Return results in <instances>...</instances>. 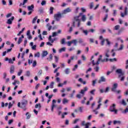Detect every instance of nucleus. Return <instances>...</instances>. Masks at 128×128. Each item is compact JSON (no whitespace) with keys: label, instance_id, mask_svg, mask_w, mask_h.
<instances>
[{"label":"nucleus","instance_id":"19","mask_svg":"<svg viewBox=\"0 0 128 128\" xmlns=\"http://www.w3.org/2000/svg\"><path fill=\"white\" fill-rule=\"evenodd\" d=\"M28 10H32L34 8V6L32 4L30 6H28Z\"/></svg>","mask_w":128,"mask_h":128},{"label":"nucleus","instance_id":"43","mask_svg":"<svg viewBox=\"0 0 128 128\" xmlns=\"http://www.w3.org/2000/svg\"><path fill=\"white\" fill-rule=\"evenodd\" d=\"M54 58H55V62H58V60H59V58L58 56H54Z\"/></svg>","mask_w":128,"mask_h":128},{"label":"nucleus","instance_id":"27","mask_svg":"<svg viewBox=\"0 0 128 128\" xmlns=\"http://www.w3.org/2000/svg\"><path fill=\"white\" fill-rule=\"evenodd\" d=\"M82 32L83 34H85V36H88V30H82Z\"/></svg>","mask_w":128,"mask_h":128},{"label":"nucleus","instance_id":"44","mask_svg":"<svg viewBox=\"0 0 128 128\" xmlns=\"http://www.w3.org/2000/svg\"><path fill=\"white\" fill-rule=\"evenodd\" d=\"M120 25H116L114 26V30H118L120 29Z\"/></svg>","mask_w":128,"mask_h":128},{"label":"nucleus","instance_id":"32","mask_svg":"<svg viewBox=\"0 0 128 128\" xmlns=\"http://www.w3.org/2000/svg\"><path fill=\"white\" fill-rule=\"evenodd\" d=\"M26 118L28 120L30 118V113L28 112H26Z\"/></svg>","mask_w":128,"mask_h":128},{"label":"nucleus","instance_id":"38","mask_svg":"<svg viewBox=\"0 0 128 128\" xmlns=\"http://www.w3.org/2000/svg\"><path fill=\"white\" fill-rule=\"evenodd\" d=\"M123 106H126V102L124 100H122V102H121Z\"/></svg>","mask_w":128,"mask_h":128},{"label":"nucleus","instance_id":"6","mask_svg":"<svg viewBox=\"0 0 128 128\" xmlns=\"http://www.w3.org/2000/svg\"><path fill=\"white\" fill-rule=\"evenodd\" d=\"M102 56L100 55L96 63L94 62V60H92V62L93 64V66H96V64H100V60H102Z\"/></svg>","mask_w":128,"mask_h":128},{"label":"nucleus","instance_id":"35","mask_svg":"<svg viewBox=\"0 0 128 128\" xmlns=\"http://www.w3.org/2000/svg\"><path fill=\"white\" fill-rule=\"evenodd\" d=\"M54 82H52L51 83H50V88H54Z\"/></svg>","mask_w":128,"mask_h":128},{"label":"nucleus","instance_id":"14","mask_svg":"<svg viewBox=\"0 0 128 128\" xmlns=\"http://www.w3.org/2000/svg\"><path fill=\"white\" fill-rule=\"evenodd\" d=\"M58 38H52V36H49L48 38V40L50 42H52H52H54V40H58Z\"/></svg>","mask_w":128,"mask_h":128},{"label":"nucleus","instance_id":"39","mask_svg":"<svg viewBox=\"0 0 128 128\" xmlns=\"http://www.w3.org/2000/svg\"><path fill=\"white\" fill-rule=\"evenodd\" d=\"M66 44V38H63L61 40V44Z\"/></svg>","mask_w":128,"mask_h":128},{"label":"nucleus","instance_id":"13","mask_svg":"<svg viewBox=\"0 0 128 128\" xmlns=\"http://www.w3.org/2000/svg\"><path fill=\"white\" fill-rule=\"evenodd\" d=\"M104 54L106 58H109L110 57V49L108 48L104 52Z\"/></svg>","mask_w":128,"mask_h":128},{"label":"nucleus","instance_id":"62","mask_svg":"<svg viewBox=\"0 0 128 128\" xmlns=\"http://www.w3.org/2000/svg\"><path fill=\"white\" fill-rule=\"evenodd\" d=\"M8 62H9V64H14V61L12 60V59L9 58Z\"/></svg>","mask_w":128,"mask_h":128},{"label":"nucleus","instance_id":"55","mask_svg":"<svg viewBox=\"0 0 128 128\" xmlns=\"http://www.w3.org/2000/svg\"><path fill=\"white\" fill-rule=\"evenodd\" d=\"M94 40L92 38H90V44H93V42H94Z\"/></svg>","mask_w":128,"mask_h":128},{"label":"nucleus","instance_id":"30","mask_svg":"<svg viewBox=\"0 0 128 128\" xmlns=\"http://www.w3.org/2000/svg\"><path fill=\"white\" fill-rule=\"evenodd\" d=\"M122 124V122L120 120H114V124Z\"/></svg>","mask_w":128,"mask_h":128},{"label":"nucleus","instance_id":"8","mask_svg":"<svg viewBox=\"0 0 128 128\" xmlns=\"http://www.w3.org/2000/svg\"><path fill=\"white\" fill-rule=\"evenodd\" d=\"M72 12V9L70 8H68L64 10L62 13V14H66L68 12Z\"/></svg>","mask_w":128,"mask_h":128},{"label":"nucleus","instance_id":"33","mask_svg":"<svg viewBox=\"0 0 128 128\" xmlns=\"http://www.w3.org/2000/svg\"><path fill=\"white\" fill-rule=\"evenodd\" d=\"M110 62H118V60H116V58H110L109 59Z\"/></svg>","mask_w":128,"mask_h":128},{"label":"nucleus","instance_id":"46","mask_svg":"<svg viewBox=\"0 0 128 128\" xmlns=\"http://www.w3.org/2000/svg\"><path fill=\"white\" fill-rule=\"evenodd\" d=\"M98 80L96 79L95 80H94L92 81V86H96V81Z\"/></svg>","mask_w":128,"mask_h":128},{"label":"nucleus","instance_id":"28","mask_svg":"<svg viewBox=\"0 0 128 128\" xmlns=\"http://www.w3.org/2000/svg\"><path fill=\"white\" fill-rule=\"evenodd\" d=\"M124 50V45L121 44L120 48L118 49H116L115 50Z\"/></svg>","mask_w":128,"mask_h":128},{"label":"nucleus","instance_id":"45","mask_svg":"<svg viewBox=\"0 0 128 128\" xmlns=\"http://www.w3.org/2000/svg\"><path fill=\"white\" fill-rule=\"evenodd\" d=\"M58 36V32H53L52 35L51 36V38H54V36Z\"/></svg>","mask_w":128,"mask_h":128},{"label":"nucleus","instance_id":"10","mask_svg":"<svg viewBox=\"0 0 128 128\" xmlns=\"http://www.w3.org/2000/svg\"><path fill=\"white\" fill-rule=\"evenodd\" d=\"M118 88V84L115 83L114 84L112 88L111 89L112 92H116V88Z\"/></svg>","mask_w":128,"mask_h":128},{"label":"nucleus","instance_id":"7","mask_svg":"<svg viewBox=\"0 0 128 128\" xmlns=\"http://www.w3.org/2000/svg\"><path fill=\"white\" fill-rule=\"evenodd\" d=\"M128 7L126 6L124 13L122 12H120L121 18H124L125 16H128Z\"/></svg>","mask_w":128,"mask_h":128},{"label":"nucleus","instance_id":"15","mask_svg":"<svg viewBox=\"0 0 128 128\" xmlns=\"http://www.w3.org/2000/svg\"><path fill=\"white\" fill-rule=\"evenodd\" d=\"M14 66L12 65L10 68V74H14Z\"/></svg>","mask_w":128,"mask_h":128},{"label":"nucleus","instance_id":"52","mask_svg":"<svg viewBox=\"0 0 128 128\" xmlns=\"http://www.w3.org/2000/svg\"><path fill=\"white\" fill-rule=\"evenodd\" d=\"M90 123L88 122L86 123L84 126H85V128H89L88 126H90Z\"/></svg>","mask_w":128,"mask_h":128},{"label":"nucleus","instance_id":"36","mask_svg":"<svg viewBox=\"0 0 128 128\" xmlns=\"http://www.w3.org/2000/svg\"><path fill=\"white\" fill-rule=\"evenodd\" d=\"M54 12V8L50 7V14H52Z\"/></svg>","mask_w":128,"mask_h":128},{"label":"nucleus","instance_id":"5","mask_svg":"<svg viewBox=\"0 0 128 128\" xmlns=\"http://www.w3.org/2000/svg\"><path fill=\"white\" fill-rule=\"evenodd\" d=\"M110 112H114L116 114H118V110H116V104H114L110 106Z\"/></svg>","mask_w":128,"mask_h":128},{"label":"nucleus","instance_id":"42","mask_svg":"<svg viewBox=\"0 0 128 128\" xmlns=\"http://www.w3.org/2000/svg\"><path fill=\"white\" fill-rule=\"evenodd\" d=\"M114 50H116L114 49H112L111 50V52L112 53V56H116V52H114Z\"/></svg>","mask_w":128,"mask_h":128},{"label":"nucleus","instance_id":"58","mask_svg":"<svg viewBox=\"0 0 128 128\" xmlns=\"http://www.w3.org/2000/svg\"><path fill=\"white\" fill-rule=\"evenodd\" d=\"M72 41H68L67 42L68 46H72Z\"/></svg>","mask_w":128,"mask_h":128},{"label":"nucleus","instance_id":"57","mask_svg":"<svg viewBox=\"0 0 128 128\" xmlns=\"http://www.w3.org/2000/svg\"><path fill=\"white\" fill-rule=\"evenodd\" d=\"M102 9L105 10L106 12H108V10L106 9V6H104Z\"/></svg>","mask_w":128,"mask_h":128},{"label":"nucleus","instance_id":"2","mask_svg":"<svg viewBox=\"0 0 128 128\" xmlns=\"http://www.w3.org/2000/svg\"><path fill=\"white\" fill-rule=\"evenodd\" d=\"M28 100L25 99H22L21 102V108L23 110H26V106H28Z\"/></svg>","mask_w":128,"mask_h":128},{"label":"nucleus","instance_id":"23","mask_svg":"<svg viewBox=\"0 0 128 128\" xmlns=\"http://www.w3.org/2000/svg\"><path fill=\"white\" fill-rule=\"evenodd\" d=\"M72 44H74V46H78V40H72Z\"/></svg>","mask_w":128,"mask_h":128},{"label":"nucleus","instance_id":"34","mask_svg":"<svg viewBox=\"0 0 128 128\" xmlns=\"http://www.w3.org/2000/svg\"><path fill=\"white\" fill-rule=\"evenodd\" d=\"M25 29H26V28H22V30L19 32V33L17 34V36H20V34H22V32H24V30Z\"/></svg>","mask_w":128,"mask_h":128},{"label":"nucleus","instance_id":"11","mask_svg":"<svg viewBox=\"0 0 128 128\" xmlns=\"http://www.w3.org/2000/svg\"><path fill=\"white\" fill-rule=\"evenodd\" d=\"M116 72L117 74H120L119 78H120L121 76H124V73L122 72V69H118L116 70Z\"/></svg>","mask_w":128,"mask_h":128},{"label":"nucleus","instance_id":"59","mask_svg":"<svg viewBox=\"0 0 128 128\" xmlns=\"http://www.w3.org/2000/svg\"><path fill=\"white\" fill-rule=\"evenodd\" d=\"M94 92H96V90H93L90 92V93L91 94L94 96Z\"/></svg>","mask_w":128,"mask_h":128},{"label":"nucleus","instance_id":"24","mask_svg":"<svg viewBox=\"0 0 128 128\" xmlns=\"http://www.w3.org/2000/svg\"><path fill=\"white\" fill-rule=\"evenodd\" d=\"M68 100L66 98H64L62 100V104H68Z\"/></svg>","mask_w":128,"mask_h":128},{"label":"nucleus","instance_id":"31","mask_svg":"<svg viewBox=\"0 0 128 128\" xmlns=\"http://www.w3.org/2000/svg\"><path fill=\"white\" fill-rule=\"evenodd\" d=\"M37 20H38V16H36L34 18L32 21V24H36V22Z\"/></svg>","mask_w":128,"mask_h":128},{"label":"nucleus","instance_id":"61","mask_svg":"<svg viewBox=\"0 0 128 128\" xmlns=\"http://www.w3.org/2000/svg\"><path fill=\"white\" fill-rule=\"evenodd\" d=\"M117 40H120V42L122 44L124 42V40L120 38H117Z\"/></svg>","mask_w":128,"mask_h":128},{"label":"nucleus","instance_id":"64","mask_svg":"<svg viewBox=\"0 0 128 128\" xmlns=\"http://www.w3.org/2000/svg\"><path fill=\"white\" fill-rule=\"evenodd\" d=\"M82 108H84V107H80L79 108V112H82Z\"/></svg>","mask_w":128,"mask_h":128},{"label":"nucleus","instance_id":"50","mask_svg":"<svg viewBox=\"0 0 128 128\" xmlns=\"http://www.w3.org/2000/svg\"><path fill=\"white\" fill-rule=\"evenodd\" d=\"M126 112H128V108H126L122 112V114H126Z\"/></svg>","mask_w":128,"mask_h":128},{"label":"nucleus","instance_id":"21","mask_svg":"<svg viewBox=\"0 0 128 128\" xmlns=\"http://www.w3.org/2000/svg\"><path fill=\"white\" fill-rule=\"evenodd\" d=\"M56 100H53L52 104V112H54V104H56Z\"/></svg>","mask_w":128,"mask_h":128},{"label":"nucleus","instance_id":"41","mask_svg":"<svg viewBox=\"0 0 128 128\" xmlns=\"http://www.w3.org/2000/svg\"><path fill=\"white\" fill-rule=\"evenodd\" d=\"M108 14H106L105 16V18H103V22H106V20H108Z\"/></svg>","mask_w":128,"mask_h":128},{"label":"nucleus","instance_id":"40","mask_svg":"<svg viewBox=\"0 0 128 128\" xmlns=\"http://www.w3.org/2000/svg\"><path fill=\"white\" fill-rule=\"evenodd\" d=\"M66 114H68V112H64L62 114V118H64V116H66Z\"/></svg>","mask_w":128,"mask_h":128},{"label":"nucleus","instance_id":"56","mask_svg":"<svg viewBox=\"0 0 128 128\" xmlns=\"http://www.w3.org/2000/svg\"><path fill=\"white\" fill-rule=\"evenodd\" d=\"M106 40L107 42V44L110 46V42L108 40V39H106Z\"/></svg>","mask_w":128,"mask_h":128},{"label":"nucleus","instance_id":"12","mask_svg":"<svg viewBox=\"0 0 128 128\" xmlns=\"http://www.w3.org/2000/svg\"><path fill=\"white\" fill-rule=\"evenodd\" d=\"M78 43L80 44L82 46H86V43L84 42V40L82 38L78 39Z\"/></svg>","mask_w":128,"mask_h":128},{"label":"nucleus","instance_id":"63","mask_svg":"<svg viewBox=\"0 0 128 128\" xmlns=\"http://www.w3.org/2000/svg\"><path fill=\"white\" fill-rule=\"evenodd\" d=\"M94 8V2H91L90 4V8Z\"/></svg>","mask_w":128,"mask_h":128},{"label":"nucleus","instance_id":"1","mask_svg":"<svg viewBox=\"0 0 128 128\" xmlns=\"http://www.w3.org/2000/svg\"><path fill=\"white\" fill-rule=\"evenodd\" d=\"M77 22L78 24L77 26L78 28L80 26V16H76L74 17V21L72 22V27L76 28V22Z\"/></svg>","mask_w":128,"mask_h":128},{"label":"nucleus","instance_id":"60","mask_svg":"<svg viewBox=\"0 0 128 128\" xmlns=\"http://www.w3.org/2000/svg\"><path fill=\"white\" fill-rule=\"evenodd\" d=\"M72 87H68L66 88L67 92H70V90H72Z\"/></svg>","mask_w":128,"mask_h":128},{"label":"nucleus","instance_id":"53","mask_svg":"<svg viewBox=\"0 0 128 128\" xmlns=\"http://www.w3.org/2000/svg\"><path fill=\"white\" fill-rule=\"evenodd\" d=\"M46 4V2L44 0H43L42 1V2H41L42 6H45V4Z\"/></svg>","mask_w":128,"mask_h":128},{"label":"nucleus","instance_id":"16","mask_svg":"<svg viewBox=\"0 0 128 128\" xmlns=\"http://www.w3.org/2000/svg\"><path fill=\"white\" fill-rule=\"evenodd\" d=\"M81 20H82V22H84L86 20V15H82Z\"/></svg>","mask_w":128,"mask_h":128},{"label":"nucleus","instance_id":"3","mask_svg":"<svg viewBox=\"0 0 128 128\" xmlns=\"http://www.w3.org/2000/svg\"><path fill=\"white\" fill-rule=\"evenodd\" d=\"M88 90V87H85L84 88L83 90H80V94H78L76 95V98H82V96H84V93L87 92Z\"/></svg>","mask_w":128,"mask_h":128},{"label":"nucleus","instance_id":"37","mask_svg":"<svg viewBox=\"0 0 128 128\" xmlns=\"http://www.w3.org/2000/svg\"><path fill=\"white\" fill-rule=\"evenodd\" d=\"M22 42V38H19L18 42V44H20Z\"/></svg>","mask_w":128,"mask_h":128},{"label":"nucleus","instance_id":"20","mask_svg":"<svg viewBox=\"0 0 128 128\" xmlns=\"http://www.w3.org/2000/svg\"><path fill=\"white\" fill-rule=\"evenodd\" d=\"M74 94H76V90H73L72 93L70 94V98H74Z\"/></svg>","mask_w":128,"mask_h":128},{"label":"nucleus","instance_id":"25","mask_svg":"<svg viewBox=\"0 0 128 128\" xmlns=\"http://www.w3.org/2000/svg\"><path fill=\"white\" fill-rule=\"evenodd\" d=\"M108 60H108V58H104V59H102V58H101L100 62H108Z\"/></svg>","mask_w":128,"mask_h":128},{"label":"nucleus","instance_id":"18","mask_svg":"<svg viewBox=\"0 0 128 128\" xmlns=\"http://www.w3.org/2000/svg\"><path fill=\"white\" fill-rule=\"evenodd\" d=\"M106 82V78H104V76H101L99 80V82Z\"/></svg>","mask_w":128,"mask_h":128},{"label":"nucleus","instance_id":"22","mask_svg":"<svg viewBox=\"0 0 128 128\" xmlns=\"http://www.w3.org/2000/svg\"><path fill=\"white\" fill-rule=\"evenodd\" d=\"M48 56V51H44L42 53V58H44Z\"/></svg>","mask_w":128,"mask_h":128},{"label":"nucleus","instance_id":"9","mask_svg":"<svg viewBox=\"0 0 128 128\" xmlns=\"http://www.w3.org/2000/svg\"><path fill=\"white\" fill-rule=\"evenodd\" d=\"M14 20V16H12L11 18L8 19L6 24H12V20Z\"/></svg>","mask_w":128,"mask_h":128},{"label":"nucleus","instance_id":"4","mask_svg":"<svg viewBox=\"0 0 128 128\" xmlns=\"http://www.w3.org/2000/svg\"><path fill=\"white\" fill-rule=\"evenodd\" d=\"M62 14L60 12H58L57 14H54V18L56 20V22H60L62 18Z\"/></svg>","mask_w":128,"mask_h":128},{"label":"nucleus","instance_id":"48","mask_svg":"<svg viewBox=\"0 0 128 128\" xmlns=\"http://www.w3.org/2000/svg\"><path fill=\"white\" fill-rule=\"evenodd\" d=\"M42 70H40L38 72V76H42Z\"/></svg>","mask_w":128,"mask_h":128},{"label":"nucleus","instance_id":"26","mask_svg":"<svg viewBox=\"0 0 128 128\" xmlns=\"http://www.w3.org/2000/svg\"><path fill=\"white\" fill-rule=\"evenodd\" d=\"M98 109H96H96H93L92 112H94V114H98Z\"/></svg>","mask_w":128,"mask_h":128},{"label":"nucleus","instance_id":"54","mask_svg":"<svg viewBox=\"0 0 128 128\" xmlns=\"http://www.w3.org/2000/svg\"><path fill=\"white\" fill-rule=\"evenodd\" d=\"M94 70H95V71L98 72L100 70V67L98 66H96V68H94Z\"/></svg>","mask_w":128,"mask_h":128},{"label":"nucleus","instance_id":"51","mask_svg":"<svg viewBox=\"0 0 128 128\" xmlns=\"http://www.w3.org/2000/svg\"><path fill=\"white\" fill-rule=\"evenodd\" d=\"M12 12L8 13L6 16V18H10V16H12Z\"/></svg>","mask_w":128,"mask_h":128},{"label":"nucleus","instance_id":"47","mask_svg":"<svg viewBox=\"0 0 128 128\" xmlns=\"http://www.w3.org/2000/svg\"><path fill=\"white\" fill-rule=\"evenodd\" d=\"M40 52H38L36 54H35L34 55V58H38L40 56Z\"/></svg>","mask_w":128,"mask_h":128},{"label":"nucleus","instance_id":"49","mask_svg":"<svg viewBox=\"0 0 128 128\" xmlns=\"http://www.w3.org/2000/svg\"><path fill=\"white\" fill-rule=\"evenodd\" d=\"M32 66L33 68H34L36 66V60H35L34 61Z\"/></svg>","mask_w":128,"mask_h":128},{"label":"nucleus","instance_id":"29","mask_svg":"<svg viewBox=\"0 0 128 128\" xmlns=\"http://www.w3.org/2000/svg\"><path fill=\"white\" fill-rule=\"evenodd\" d=\"M66 47H63L59 50V52H66Z\"/></svg>","mask_w":128,"mask_h":128},{"label":"nucleus","instance_id":"17","mask_svg":"<svg viewBox=\"0 0 128 128\" xmlns=\"http://www.w3.org/2000/svg\"><path fill=\"white\" fill-rule=\"evenodd\" d=\"M64 72L66 74H68L70 72V68H66Z\"/></svg>","mask_w":128,"mask_h":128}]
</instances>
